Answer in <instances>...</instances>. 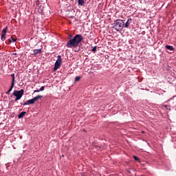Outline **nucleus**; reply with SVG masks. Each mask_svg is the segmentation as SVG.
<instances>
[{"instance_id":"obj_4","label":"nucleus","mask_w":176,"mask_h":176,"mask_svg":"<svg viewBox=\"0 0 176 176\" xmlns=\"http://www.w3.org/2000/svg\"><path fill=\"white\" fill-rule=\"evenodd\" d=\"M12 94H13V96L16 97L15 102H17L20 100L23 96L24 89H21L19 91H14Z\"/></svg>"},{"instance_id":"obj_18","label":"nucleus","mask_w":176,"mask_h":176,"mask_svg":"<svg viewBox=\"0 0 176 176\" xmlns=\"http://www.w3.org/2000/svg\"><path fill=\"white\" fill-rule=\"evenodd\" d=\"M133 159L136 161V162H140V159L135 156V155H133Z\"/></svg>"},{"instance_id":"obj_10","label":"nucleus","mask_w":176,"mask_h":176,"mask_svg":"<svg viewBox=\"0 0 176 176\" xmlns=\"http://www.w3.org/2000/svg\"><path fill=\"white\" fill-rule=\"evenodd\" d=\"M8 30V26L5 27L4 29H3L1 31V35H6Z\"/></svg>"},{"instance_id":"obj_12","label":"nucleus","mask_w":176,"mask_h":176,"mask_svg":"<svg viewBox=\"0 0 176 176\" xmlns=\"http://www.w3.org/2000/svg\"><path fill=\"white\" fill-rule=\"evenodd\" d=\"M10 39L12 42H16L17 38L15 35L10 36Z\"/></svg>"},{"instance_id":"obj_15","label":"nucleus","mask_w":176,"mask_h":176,"mask_svg":"<svg viewBox=\"0 0 176 176\" xmlns=\"http://www.w3.org/2000/svg\"><path fill=\"white\" fill-rule=\"evenodd\" d=\"M12 42H13V41H12L11 38H10L9 39H8V40L6 41V43L7 45H10V43H11Z\"/></svg>"},{"instance_id":"obj_13","label":"nucleus","mask_w":176,"mask_h":176,"mask_svg":"<svg viewBox=\"0 0 176 176\" xmlns=\"http://www.w3.org/2000/svg\"><path fill=\"white\" fill-rule=\"evenodd\" d=\"M78 6H84L85 5V0H78Z\"/></svg>"},{"instance_id":"obj_5","label":"nucleus","mask_w":176,"mask_h":176,"mask_svg":"<svg viewBox=\"0 0 176 176\" xmlns=\"http://www.w3.org/2000/svg\"><path fill=\"white\" fill-rule=\"evenodd\" d=\"M62 63H63V60L61 59V56L58 55V59L54 64V71H57L60 68Z\"/></svg>"},{"instance_id":"obj_21","label":"nucleus","mask_w":176,"mask_h":176,"mask_svg":"<svg viewBox=\"0 0 176 176\" xmlns=\"http://www.w3.org/2000/svg\"><path fill=\"white\" fill-rule=\"evenodd\" d=\"M10 93H11V91H10L8 90V91L6 92V94H7L8 96H10Z\"/></svg>"},{"instance_id":"obj_7","label":"nucleus","mask_w":176,"mask_h":176,"mask_svg":"<svg viewBox=\"0 0 176 176\" xmlns=\"http://www.w3.org/2000/svg\"><path fill=\"white\" fill-rule=\"evenodd\" d=\"M34 53L32 54L34 56H37V54H41L42 49L34 50Z\"/></svg>"},{"instance_id":"obj_3","label":"nucleus","mask_w":176,"mask_h":176,"mask_svg":"<svg viewBox=\"0 0 176 176\" xmlns=\"http://www.w3.org/2000/svg\"><path fill=\"white\" fill-rule=\"evenodd\" d=\"M42 98H43V96L38 95L36 97L33 98L32 99L26 101L23 104V106L34 104H35L36 102H37L38 100H39L40 99H42Z\"/></svg>"},{"instance_id":"obj_23","label":"nucleus","mask_w":176,"mask_h":176,"mask_svg":"<svg viewBox=\"0 0 176 176\" xmlns=\"http://www.w3.org/2000/svg\"><path fill=\"white\" fill-rule=\"evenodd\" d=\"M95 147H98V146H97V145H95Z\"/></svg>"},{"instance_id":"obj_16","label":"nucleus","mask_w":176,"mask_h":176,"mask_svg":"<svg viewBox=\"0 0 176 176\" xmlns=\"http://www.w3.org/2000/svg\"><path fill=\"white\" fill-rule=\"evenodd\" d=\"M91 52L96 53V52H97V46L94 47L93 49L91 50Z\"/></svg>"},{"instance_id":"obj_6","label":"nucleus","mask_w":176,"mask_h":176,"mask_svg":"<svg viewBox=\"0 0 176 176\" xmlns=\"http://www.w3.org/2000/svg\"><path fill=\"white\" fill-rule=\"evenodd\" d=\"M11 76H12V83H11V87L9 89V91H12V89H14L15 85V74H12Z\"/></svg>"},{"instance_id":"obj_19","label":"nucleus","mask_w":176,"mask_h":176,"mask_svg":"<svg viewBox=\"0 0 176 176\" xmlns=\"http://www.w3.org/2000/svg\"><path fill=\"white\" fill-rule=\"evenodd\" d=\"M40 91H44L45 90V87L44 86H42L41 88H40Z\"/></svg>"},{"instance_id":"obj_17","label":"nucleus","mask_w":176,"mask_h":176,"mask_svg":"<svg viewBox=\"0 0 176 176\" xmlns=\"http://www.w3.org/2000/svg\"><path fill=\"white\" fill-rule=\"evenodd\" d=\"M80 76H76L75 78V82H79V80H80Z\"/></svg>"},{"instance_id":"obj_9","label":"nucleus","mask_w":176,"mask_h":176,"mask_svg":"<svg viewBox=\"0 0 176 176\" xmlns=\"http://www.w3.org/2000/svg\"><path fill=\"white\" fill-rule=\"evenodd\" d=\"M131 21H132V19L131 18H129L127 20V21L126 22V23L125 24L124 23V27L127 28L129 26L130 23H131Z\"/></svg>"},{"instance_id":"obj_22","label":"nucleus","mask_w":176,"mask_h":176,"mask_svg":"<svg viewBox=\"0 0 176 176\" xmlns=\"http://www.w3.org/2000/svg\"><path fill=\"white\" fill-rule=\"evenodd\" d=\"M164 107L166 109L167 108V105H165Z\"/></svg>"},{"instance_id":"obj_11","label":"nucleus","mask_w":176,"mask_h":176,"mask_svg":"<svg viewBox=\"0 0 176 176\" xmlns=\"http://www.w3.org/2000/svg\"><path fill=\"white\" fill-rule=\"evenodd\" d=\"M166 49H167L168 50H170V52H173L174 50V48L173 46L171 45H166L165 46Z\"/></svg>"},{"instance_id":"obj_8","label":"nucleus","mask_w":176,"mask_h":176,"mask_svg":"<svg viewBox=\"0 0 176 176\" xmlns=\"http://www.w3.org/2000/svg\"><path fill=\"white\" fill-rule=\"evenodd\" d=\"M27 114L26 111H22L21 112L19 116H18V118L19 119H22L24 118V116Z\"/></svg>"},{"instance_id":"obj_14","label":"nucleus","mask_w":176,"mask_h":176,"mask_svg":"<svg viewBox=\"0 0 176 176\" xmlns=\"http://www.w3.org/2000/svg\"><path fill=\"white\" fill-rule=\"evenodd\" d=\"M1 40L4 42L6 40V34H1Z\"/></svg>"},{"instance_id":"obj_1","label":"nucleus","mask_w":176,"mask_h":176,"mask_svg":"<svg viewBox=\"0 0 176 176\" xmlns=\"http://www.w3.org/2000/svg\"><path fill=\"white\" fill-rule=\"evenodd\" d=\"M72 35H69L68 38L69 39L65 46L66 47H69V49L72 47H78L79 44L83 41V36L82 34H76L72 38Z\"/></svg>"},{"instance_id":"obj_20","label":"nucleus","mask_w":176,"mask_h":176,"mask_svg":"<svg viewBox=\"0 0 176 176\" xmlns=\"http://www.w3.org/2000/svg\"><path fill=\"white\" fill-rule=\"evenodd\" d=\"M39 91H41L40 89H36L34 91V93H39Z\"/></svg>"},{"instance_id":"obj_2","label":"nucleus","mask_w":176,"mask_h":176,"mask_svg":"<svg viewBox=\"0 0 176 176\" xmlns=\"http://www.w3.org/2000/svg\"><path fill=\"white\" fill-rule=\"evenodd\" d=\"M113 25V28L118 32L121 31L124 28V22L122 19H117Z\"/></svg>"}]
</instances>
